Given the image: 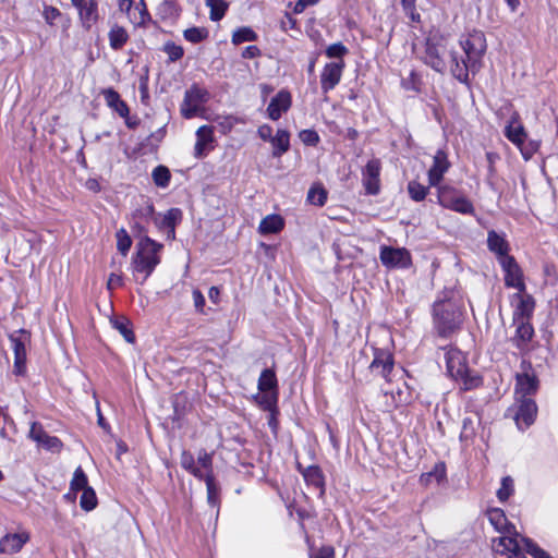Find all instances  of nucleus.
I'll return each instance as SVG.
<instances>
[{
    "mask_svg": "<svg viewBox=\"0 0 558 558\" xmlns=\"http://www.w3.org/2000/svg\"><path fill=\"white\" fill-rule=\"evenodd\" d=\"M117 248L123 255L126 256L128 252L132 246V239L125 229L121 228L116 233Z\"/></svg>",
    "mask_w": 558,
    "mask_h": 558,
    "instance_id": "nucleus-44",
    "label": "nucleus"
},
{
    "mask_svg": "<svg viewBox=\"0 0 558 558\" xmlns=\"http://www.w3.org/2000/svg\"><path fill=\"white\" fill-rule=\"evenodd\" d=\"M217 124L220 128V131L223 134L229 133L236 124H245L246 121L244 118L228 114V116H218Z\"/></svg>",
    "mask_w": 558,
    "mask_h": 558,
    "instance_id": "nucleus-38",
    "label": "nucleus"
},
{
    "mask_svg": "<svg viewBox=\"0 0 558 558\" xmlns=\"http://www.w3.org/2000/svg\"><path fill=\"white\" fill-rule=\"evenodd\" d=\"M425 62L437 72H442L446 68V62L442 58L441 51L434 45H427Z\"/></svg>",
    "mask_w": 558,
    "mask_h": 558,
    "instance_id": "nucleus-33",
    "label": "nucleus"
},
{
    "mask_svg": "<svg viewBox=\"0 0 558 558\" xmlns=\"http://www.w3.org/2000/svg\"><path fill=\"white\" fill-rule=\"evenodd\" d=\"M450 162L445 150L439 149L436 151L433 160V165L428 170V183L430 186H440L439 183L444 178V174L448 171Z\"/></svg>",
    "mask_w": 558,
    "mask_h": 558,
    "instance_id": "nucleus-21",
    "label": "nucleus"
},
{
    "mask_svg": "<svg viewBox=\"0 0 558 558\" xmlns=\"http://www.w3.org/2000/svg\"><path fill=\"white\" fill-rule=\"evenodd\" d=\"M110 47L114 50L121 49L128 41V32L119 25H113L108 34Z\"/></svg>",
    "mask_w": 558,
    "mask_h": 558,
    "instance_id": "nucleus-35",
    "label": "nucleus"
},
{
    "mask_svg": "<svg viewBox=\"0 0 558 558\" xmlns=\"http://www.w3.org/2000/svg\"><path fill=\"white\" fill-rule=\"evenodd\" d=\"M510 304L513 307V320H530L534 307L535 301L533 296L525 291H517L510 296Z\"/></svg>",
    "mask_w": 558,
    "mask_h": 558,
    "instance_id": "nucleus-9",
    "label": "nucleus"
},
{
    "mask_svg": "<svg viewBox=\"0 0 558 558\" xmlns=\"http://www.w3.org/2000/svg\"><path fill=\"white\" fill-rule=\"evenodd\" d=\"M499 264L505 274V286L508 288H513L518 291H525L526 286L524 282L523 271L515 262L514 257H505L499 262Z\"/></svg>",
    "mask_w": 558,
    "mask_h": 558,
    "instance_id": "nucleus-10",
    "label": "nucleus"
},
{
    "mask_svg": "<svg viewBox=\"0 0 558 558\" xmlns=\"http://www.w3.org/2000/svg\"><path fill=\"white\" fill-rule=\"evenodd\" d=\"M29 438L37 442L41 448L51 452H60L63 447L62 441L58 437L47 434L38 423L32 424Z\"/></svg>",
    "mask_w": 558,
    "mask_h": 558,
    "instance_id": "nucleus-17",
    "label": "nucleus"
},
{
    "mask_svg": "<svg viewBox=\"0 0 558 558\" xmlns=\"http://www.w3.org/2000/svg\"><path fill=\"white\" fill-rule=\"evenodd\" d=\"M184 38L193 44L203 41L208 36V31L204 27H191L184 31Z\"/></svg>",
    "mask_w": 558,
    "mask_h": 558,
    "instance_id": "nucleus-49",
    "label": "nucleus"
},
{
    "mask_svg": "<svg viewBox=\"0 0 558 558\" xmlns=\"http://www.w3.org/2000/svg\"><path fill=\"white\" fill-rule=\"evenodd\" d=\"M344 60L328 62L324 65L320 73V87L324 93L332 90L341 81Z\"/></svg>",
    "mask_w": 558,
    "mask_h": 558,
    "instance_id": "nucleus-12",
    "label": "nucleus"
},
{
    "mask_svg": "<svg viewBox=\"0 0 558 558\" xmlns=\"http://www.w3.org/2000/svg\"><path fill=\"white\" fill-rule=\"evenodd\" d=\"M203 480L206 483L208 504L211 507H217L219 505V494H220V488H219L218 484L216 483L213 474H206Z\"/></svg>",
    "mask_w": 558,
    "mask_h": 558,
    "instance_id": "nucleus-37",
    "label": "nucleus"
},
{
    "mask_svg": "<svg viewBox=\"0 0 558 558\" xmlns=\"http://www.w3.org/2000/svg\"><path fill=\"white\" fill-rule=\"evenodd\" d=\"M153 179L157 186L166 187L170 181V172L168 168L158 166L153 171Z\"/></svg>",
    "mask_w": 558,
    "mask_h": 558,
    "instance_id": "nucleus-51",
    "label": "nucleus"
},
{
    "mask_svg": "<svg viewBox=\"0 0 558 558\" xmlns=\"http://www.w3.org/2000/svg\"><path fill=\"white\" fill-rule=\"evenodd\" d=\"M446 478V465L444 462H438L434 465L430 472L423 473L420 477L421 484L427 486L433 482L439 484Z\"/></svg>",
    "mask_w": 558,
    "mask_h": 558,
    "instance_id": "nucleus-34",
    "label": "nucleus"
},
{
    "mask_svg": "<svg viewBox=\"0 0 558 558\" xmlns=\"http://www.w3.org/2000/svg\"><path fill=\"white\" fill-rule=\"evenodd\" d=\"M264 395L259 399V404L264 410L272 411L277 403V391L263 392Z\"/></svg>",
    "mask_w": 558,
    "mask_h": 558,
    "instance_id": "nucleus-57",
    "label": "nucleus"
},
{
    "mask_svg": "<svg viewBox=\"0 0 558 558\" xmlns=\"http://www.w3.org/2000/svg\"><path fill=\"white\" fill-rule=\"evenodd\" d=\"M80 506L86 511H90L97 506V497L92 487L85 488L80 499Z\"/></svg>",
    "mask_w": 558,
    "mask_h": 558,
    "instance_id": "nucleus-48",
    "label": "nucleus"
},
{
    "mask_svg": "<svg viewBox=\"0 0 558 558\" xmlns=\"http://www.w3.org/2000/svg\"><path fill=\"white\" fill-rule=\"evenodd\" d=\"M408 192L413 201L421 202L428 194V187L422 185L417 181H410L408 183Z\"/></svg>",
    "mask_w": 558,
    "mask_h": 558,
    "instance_id": "nucleus-46",
    "label": "nucleus"
},
{
    "mask_svg": "<svg viewBox=\"0 0 558 558\" xmlns=\"http://www.w3.org/2000/svg\"><path fill=\"white\" fill-rule=\"evenodd\" d=\"M514 492V483L511 476H505L501 480L500 488L497 490L496 495L500 502H505L509 499V497Z\"/></svg>",
    "mask_w": 558,
    "mask_h": 558,
    "instance_id": "nucleus-43",
    "label": "nucleus"
},
{
    "mask_svg": "<svg viewBox=\"0 0 558 558\" xmlns=\"http://www.w3.org/2000/svg\"><path fill=\"white\" fill-rule=\"evenodd\" d=\"M113 326L123 336V338L132 343L134 342V333L130 328V323L126 319H117L113 322Z\"/></svg>",
    "mask_w": 558,
    "mask_h": 558,
    "instance_id": "nucleus-52",
    "label": "nucleus"
},
{
    "mask_svg": "<svg viewBox=\"0 0 558 558\" xmlns=\"http://www.w3.org/2000/svg\"><path fill=\"white\" fill-rule=\"evenodd\" d=\"M209 100L207 89L193 85L185 92L183 102L181 105V113L185 119H192L199 114L204 105Z\"/></svg>",
    "mask_w": 558,
    "mask_h": 558,
    "instance_id": "nucleus-6",
    "label": "nucleus"
},
{
    "mask_svg": "<svg viewBox=\"0 0 558 558\" xmlns=\"http://www.w3.org/2000/svg\"><path fill=\"white\" fill-rule=\"evenodd\" d=\"M474 434H475V427H474L473 420L471 417L463 418L460 439L469 440L474 436Z\"/></svg>",
    "mask_w": 558,
    "mask_h": 558,
    "instance_id": "nucleus-56",
    "label": "nucleus"
},
{
    "mask_svg": "<svg viewBox=\"0 0 558 558\" xmlns=\"http://www.w3.org/2000/svg\"><path fill=\"white\" fill-rule=\"evenodd\" d=\"M487 246L490 252L497 255L498 262L505 257H511L509 255V244L504 235L492 230L487 234Z\"/></svg>",
    "mask_w": 558,
    "mask_h": 558,
    "instance_id": "nucleus-27",
    "label": "nucleus"
},
{
    "mask_svg": "<svg viewBox=\"0 0 558 558\" xmlns=\"http://www.w3.org/2000/svg\"><path fill=\"white\" fill-rule=\"evenodd\" d=\"M165 52L168 54L170 61H177L183 57L184 50L181 46L174 43H167L163 47Z\"/></svg>",
    "mask_w": 558,
    "mask_h": 558,
    "instance_id": "nucleus-55",
    "label": "nucleus"
},
{
    "mask_svg": "<svg viewBox=\"0 0 558 558\" xmlns=\"http://www.w3.org/2000/svg\"><path fill=\"white\" fill-rule=\"evenodd\" d=\"M446 364L448 374L461 386L463 390H473L482 386V376L470 371L464 354L458 349H450L446 352Z\"/></svg>",
    "mask_w": 558,
    "mask_h": 558,
    "instance_id": "nucleus-3",
    "label": "nucleus"
},
{
    "mask_svg": "<svg viewBox=\"0 0 558 558\" xmlns=\"http://www.w3.org/2000/svg\"><path fill=\"white\" fill-rule=\"evenodd\" d=\"M272 145V156L280 157L290 148V134L286 130H278L270 141Z\"/></svg>",
    "mask_w": 558,
    "mask_h": 558,
    "instance_id": "nucleus-31",
    "label": "nucleus"
},
{
    "mask_svg": "<svg viewBox=\"0 0 558 558\" xmlns=\"http://www.w3.org/2000/svg\"><path fill=\"white\" fill-rule=\"evenodd\" d=\"M393 369V356L387 350L375 349L374 359L369 364V371L377 376L390 380V374Z\"/></svg>",
    "mask_w": 558,
    "mask_h": 558,
    "instance_id": "nucleus-15",
    "label": "nucleus"
},
{
    "mask_svg": "<svg viewBox=\"0 0 558 558\" xmlns=\"http://www.w3.org/2000/svg\"><path fill=\"white\" fill-rule=\"evenodd\" d=\"M520 402L514 420L520 429L531 426L537 414V405L533 399H518Z\"/></svg>",
    "mask_w": 558,
    "mask_h": 558,
    "instance_id": "nucleus-19",
    "label": "nucleus"
},
{
    "mask_svg": "<svg viewBox=\"0 0 558 558\" xmlns=\"http://www.w3.org/2000/svg\"><path fill=\"white\" fill-rule=\"evenodd\" d=\"M259 54L260 50L258 49L257 46H247L242 52V57L245 59H253L258 57Z\"/></svg>",
    "mask_w": 558,
    "mask_h": 558,
    "instance_id": "nucleus-63",
    "label": "nucleus"
},
{
    "mask_svg": "<svg viewBox=\"0 0 558 558\" xmlns=\"http://www.w3.org/2000/svg\"><path fill=\"white\" fill-rule=\"evenodd\" d=\"M129 21L134 26H143L150 21V15L146 9L144 0H138L128 15Z\"/></svg>",
    "mask_w": 558,
    "mask_h": 558,
    "instance_id": "nucleus-32",
    "label": "nucleus"
},
{
    "mask_svg": "<svg viewBox=\"0 0 558 558\" xmlns=\"http://www.w3.org/2000/svg\"><path fill=\"white\" fill-rule=\"evenodd\" d=\"M319 0H298L294 5V13H302L307 7L315 5Z\"/></svg>",
    "mask_w": 558,
    "mask_h": 558,
    "instance_id": "nucleus-61",
    "label": "nucleus"
},
{
    "mask_svg": "<svg viewBox=\"0 0 558 558\" xmlns=\"http://www.w3.org/2000/svg\"><path fill=\"white\" fill-rule=\"evenodd\" d=\"M108 289L112 290L122 286V277L118 274H111L107 282Z\"/></svg>",
    "mask_w": 558,
    "mask_h": 558,
    "instance_id": "nucleus-64",
    "label": "nucleus"
},
{
    "mask_svg": "<svg viewBox=\"0 0 558 558\" xmlns=\"http://www.w3.org/2000/svg\"><path fill=\"white\" fill-rule=\"evenodd\" d=\"M515 332L511 338L512 344L521 352L529 350L534 336V329L530 320H513Z\"/></svg>",
    "mask_w": 558,
    "mask_h": 558,
    "instance_id": "nucleus-20",
    "label": "nucleus"
},
{
    "mask_svg": "<svg viewBox=\"0 0 558 558\" xmlns=\"http://www.w3.org/2000/svg\"><path fill=\"white\" fill-rule=\"evenodd\" d=\"M292 104L291 94L282 89L275 97L271 98L267 107V116L269 119L277 121L281 116L287 112Z\"/></svg>",
    "mask_w": 558,
    "mask_h": 558,
    "instance_id": "nucleus-22",
    "label": "nucleus"
},
{
    "mask_svg": "<svg viewBox=\"0 0 558 558\" xmlns=\"http://www.w3.org/2000/svg\"><path fill=\"white\" fill-rule=\"evenodd\" d=\"M257 39V34L251 27H240L235 29L232 34V43L234 45H240L245 41H255Z\"/></svg>",
    "mask_w": 558,
    "mask_h": 558,
    "instance_id": "nucleus-42",
    "label": "nucleus"
},
{
    "mask_svg": "<svg viewBox=\"0 0 558 558\" xmlns=\"http://www.w3.org/2000/svg\"><path fill=\"white\" fill-rule=\"evenodd\" d=\"M192 296H193V302H194L195 310L197 312H199V313H203L204 312V306H205V296L197 289L193 290Z\"/></svg>",
    "mask_w": 558,
    "mask_h": 558,
    "instance_id": "nucleus-59",
    "label": "nucleus"
},
{
    "mask_svg": "<svg viewBox=\"0 0 558 558\" xmlns=\"http://www.w3.org/2000/svg\"><path fill=\"white\" fill-rule=\"evenodd\" d=\"M214 142V131L211 126L202 125L196 131V143H195V156L203 157L206 155V151L211 149V144Z\"/></svg>",
    "mask_w": 558,
    "mask_h": 558,
    "instance_id": "nucleus-26",
    "label": "nucleus"
},
{
    "mask_svg": "<svg viewBox=\"0 0 558 558\" xmlns=\"http://www.w3.org/2000/svg\"><path fill=\"white\" fill-rule=\"evenodd\" d=\"M348 52L349 49L342 43L331 44L325 50L327 58L337 59V61L343 60V57L348 54Z\"/></svg>",
    "mask_w": 558,
    "mask_h": 558,
    "instance_id": "nucleus-50",
    "label": "nucleus"
},
{
    "mask_svg": "<svg viewBox=\"0 0 558 558\" xmlns=\"http://www.w3.org/2000/svg\"><path fill=\"white\" fill-rule=\"evenodd\" d=\"M301 142L308 146H316L319 143V135L316 131L306 129L299 133Z\"/></svg>",
    "mask_w": 558,
    "mask_h": 558,
    "instance_id": "nucleus-53",
    "label": "nucleus"
},
{
    "mask_svg": "<svg viewBox=\"0 0 558 558\" xmlns=\"http://www.w3.org/2000/svg\"><path fill=\"white\" fill-rule=\"evenodd\" d=\"M304 477L315 486H320L323 484V475L317 466H308L304 472Z\"/></svg>",
    "mask_w": 558,
    "mask_h": 558,
    "instance_id": "nucleus-54",
    "label": "nucleus"
},
{
    "mask_svg": "<svg viewBox=\"0 0 558 558\" xmlns=\"http://www.w3.org/2000/svg\"><path fill=\"white\" fill-rule=\"evenodd\" d=\"M434 326L441 337L454 332L461 324V311L451 300L437 301L434 304Z\"/></svg>",
    "mask_w": 558,
    "mask_h": 558,
    "instance_id": "nucleus-4",
    "label": "nucleus"
},
{
    "mask_svg": "<svg viewBox=\"0 0 558 558\" xmlns=\"http://www.w3.org/2000/svg\"><path fill=\"white\" fill-rule=\"evenodd\" d=\"M28 539L29 535L25 532L7 534L0 539V553L7 555L19 553Z\"/></svg>",
    "mask_w": 558,
    "mask_h": 558,
    "instance_id": "nucleus-23",
    "label": "nucleus"
},
{
    "mask_svg": "<svg viewBox=\"0 0 558 558\" xmlns=\"http://www.w3.org/2000/svg\"><path fill=\"white\" fill-rule=\"evenodd\" d=\"M206 5L210 9L209 17L214 22L220 21L228 9L223 0H206Z\"/></svg>",
    "mask_w": 558,
    "mask_h": 558,
    "instance_id": "nucleus-40",
    "label": "nucleus"
},
{
    "mask_svg": "<svg viewBox=\"0 0 558 558\" xmlns=\"http://www.w3.org/2000/svg\"><path fill=\"white\" fill-rule=\"evenodd\" d=\"M257 134L258 136L263 140V141H268L270 142L271 138L274 137L272 136V128L268 124H263L258 128L257 130Z\"/></svg>",
    "mask_w": 558,
    "mask_h": 558,
    "instance_id": "nucleus-60",
    "label": "nucleus"
},
{
    "mask_svg": "<svg viewBox=\"0 0 558 558\" xmlns=\"http://www.w3.org/2000/svg\"><path fill=\"white\" fill-rule=\"evenodd\" d=\"M327 191L322 185H314L307 193V201L316 206H324L327 201Z\"/></svg>",
    "mask_w": 558,
    "mask_h": 558,
    "instance_id": "nucleus-41",
    "label": "nucleus"
},
{
    "mask_svg": "<svg viewBox=\"0 0 558 558\" xmlns=\"http://www.w3.org/2000/svg\"><path fill=\"white\" fill-rule=\"evenodd\" d=\"M461 48L466 59H459L456 52H451V73L460 82H466L469 72H477L481 60L486 51V39L482 32L474 31L460 40Z\"/></svg>",
    "mask_w": 558,
    "mask_h": 558,
    "instance_id": "nucleus-1",
    "label": "nucleus"
},
{
    "mask_svg": "<svg viewBox=\"0 0 558 558\" xmlns=\"http://www.w3.org/2000/svg\"><path fill=\"white\" fill-rule=\"evenodd\" d=\"M258 389L260 392L277 391V378L272 369L266 368L262 372L258 379Z\"/></svg>",
    "mask_w": 558,
    "mask_h": 558,
    "instance_id": "nucleus-36",
    "label": "nucleus"
},
{
    "mask_svg": "<svg viewBox=\"0 0 558 558\" xmlns=\"http://www.w3.org/2000/svg\"><path fill=\"white\" fill-rule=\"evenodd\" d=\"M163 245L156 242L147 235L141 238L136 244V253L132 258V268L136 274H142L144 283L153 274L155 268L160 264V252Z\"/></svg>",
    "mask_w": 558,
    "mask_h": 558,
    "instance_id": "nucleus-2",
    "label": "nucleus"
},
{
    "mask_svg": "<svg viewBox=\"0 0 558 558\" xmlns=\"http://www.w3.org/2000/svg\"><path fill=\"white\" fill-rule=\"evenodd\" d=\"M197 462L206 471L205 474H211V454L205 450L201 451L197 457Z\"/></svg>",
    "mask_w": 558,
    "mask_h": 558,
    "instance_id": "nucleus-58",
    "label": "nucleus"
},
{
    "mask_svg": "<svg viewBox=\"0 0 558 558\" xmlns=\"http://www.w3.org/2000/svg\"><path fill=\"white\" fill-rule=\"evenodd\" d=\"M487 518L494 529L500 534H517L515 526L510 523L500 508H492L487 511Z\"/></svg>",
    "mask_w": 558,
    "mask_h": 558,
    "instance_id": "nucleus-24",
    "label": "nucleus"
},
{
    "mask_svg": "<svg viewBox=\"0 0 558 558\" xmlns=\"http://www.w3.org/2000/svg\"><path fill=\"white\" fill-rule=\"evenodd\" d=\"M538 380L533 374H518L515 384L517 399H527L526 397L537 391Z\"/></svg>",
    "mask_w": 558,
    "mask_h": 558,
    "instance_id": "nucleus-25",
    "label": "nucleus"
},
{
    "mask_svg": "<svg viewBox=\"0 0 558 558\" xmlns=\"http://www.w3.org/2000/svg\"><path fill=\"white\" fill-rule=\"evenodd\" d=\"M73 7L78 12L80 21L86 29H89L98 21L97 0H71Z\"/></svg>",
    "mask_w": 558,
    "mask_h": 558,
    "instance_id": "nucleus-16",
    "label": "nucleus"
},
{
    "mask_svg": "<svg viewBox=\"0 0 558 558\" xmlns=\"http://www.w3.org/2000/svg\"><path fill=\"white\" fill-rule=\"evenodd\" d=\"M379 258L387 268L405 269L412 265L411 253L404 247L381 246Z\"/></svg>",
    "mask_w": 558,
    "mask_h": 558,
    "instance_id": "nucleus-8",
    "label": "nucleus"
},
{
    "mask_svg": "<svg viewBox=\"0 0 558 558\" xmlns=\"http://www.w3.org/2000/svg\"><path fill=\"white\" fill-rule=\"evenodd\" d=\"M284 227V220L279 215H268L262 219L258 231L260 234H274L280 232Z\"/></svg>",
    "mask_w": 558,
    "mask_h": 558,
    "instance_id": "nucleus-29",
    "label": "nucleus"
},
{
    "mask_svg": "<svg viewBox=\"0 0 558 558\" xmlns=\"http://www.w3.org/2000/svg\"><path fill=\"white\" fill-rule=\"evenodd\" d=\"M438 203L442 207L460 214L466 215L474 213V207L471 201L447 185L438 186Z\"/></svg>",
    "mask_w": 558,
    "mask_h": 558,
    "instance_id": "nucleus-5",
    "label": "nucleus"
},
{
    "mask_svg": "<svg viewBox=\"0 0 558 558\" xmlns=\"http://www.w3.org/2000/svg\"><path fill=\"white\" fill-rule=\"evenodd\" d=\"M381 162L371 159L362 170V183L367 195H377L380 192Z\"/></svg>",
    "mask_w": 558,
    "mask_h": 558,
    "instance_id": "nucleus-11",
    "label": "nucleus"
},
{
    "mask_svg": "<svg viewBox=\"0 0 558 558\" xmlns=\"http://www.w3.org/2000/svg\"><path fill=\"white\" fill-rule=\"evenodd\" d=\"M182 219V211L179 208H170L163 215L158 214L154 216V223L159 231L166 232L168 240H174L175 226Z\"/></svg>",
    "mask_w": 558,
    "mask_h": 558,
    "instance_id": "nucleus-14",
    "label": "nucleus"
},
{
    "mask_svg": "<svg viewBox=\"0 0 558 558\" xmlns=\"http://www.w3.org/2000/svg\"><path fill=\"white\" fill-rule=\"evenodd\" d=\"M311 558H335V550L331 546L322 547L318 553Z\"/></svg>",
    "mask_w": 558,
    "mask_h": 558,
    "instance_id": "nucleus-62",
    "label": "nucleus"
},
{
    "mask_svg": "<svg viewBox=\"0 0 558 558\" xmlns=\"http://www.w3.org/2000/svg\"><path fill=\"white\" fill-rule=\"evenodd\" d=\"M180 463L183 469L192 473L195 477L203 480L206 474L202 471V469L197 468L195 464L194 457L189 451H183L181 454Z\"/></svg>",
    "mask_w": 558,
    "mask_h": 558,
    "instance_id": "nucleus-39",
    "label": "nucleus"
},
{
    "mask_svg": "<svg viewBox=\"0 0 558 558\" xmlns=\"http://www.w3.org/2000/svg\"><path fill=\"white\" fill-rule=\"evenodd\" d=\"M70 486H71V490H73V492L84 490L85 488H89L87 476L81 466H77L76 470L74 471L73 478L71 481Z\"/></svg>",
    "mask_w": 558,
    "mask_h": 558,
    "instance_id": "nucleus-45",
    "label": "nucleus"
},
{
    "mask_svg": "<svg viewBox=\"0 0 558 558\" xmlns=\"http://www.w3.org/2000/svg\"><path fill=\"white\" fill-rule=\"evenodd\" d=\"M523 542L524 549L527 554H530L533 558H551L550 555L541 548L536 543L526 537H521Z\"/></svg>",
    "mask_w": 558,
    "mask_h": 558,
    "instance_id": "nucleus-47",
    "label": "nucleus"
},
{
    "mask_svg": "<svg viewBox=\"0 0 558 558\" xmlns=\"http://www.w3.org/2000/svg\"><path fill=\"white\" fill-rule=\"evenodd\" d=\"M519 534H501L493 541V549L496 554L507 558H524L518 542Z\"/></svg>",
    "mask_w": 558,
    "mask_h": 558,
    "instance_id": "nucleus-13",
    "label": "nucleus"
},
{
    "mask_svg": "<svg viewBox=\"0 0 558 558\" xmlns=\"http://www.w3.org/2000/svg\"><path fill=\"white\" fill-rule=\"evenodd\" d=\"M154 216L155 210L153 204L148 201H145L133 213V219L135 220L134 227H136L141 232H145L146 228L142 226V223L148 221L149 219H154Z\"/></svg>",
    "mask_w": 558,
    "mask_h": 558,
    "instance_id": "nucleus-30",
    "label": "nucleus"
},
{
    "mask_svg": "<svg viewBox=\"0 0 558 558\" xmlns=\"http://www.w3.org/2000/svg\"><path fill=\"white\" fill-rule=\"evenodd\" d=\"M14 353L13 372L17 376L26 373V345L29 342V333L24 330H15L9 336Z\"/></svg>",
    "mask_w": 558,
    "mask_h": 558,
    "instance_id": "nucleus-7",
    "label": "nucleus"
},
{
    "mask_svg": "<svg viewBox=\"0 0 558 558\" xmlns=\"http://www.w3.org/2000/svg\"><path fill=\"white\" fill-rule=\"evenodd\" d=\"M106 104L113 109L120 117L125 118L129 116V107L121 99L120 95L112 88L102 92Z\"/></svg>",
    "mask_w": 558,
    "mask_h": 558,
    "instance_id": "nucleus-28",
    "label": "nucleus"
},
{
    "mask_svg": "<svg viewBox=\"0 0 558 558\" xmlns=\"http://www.w3.org/2000/svg\"><path fill=\"white\" fill-rule=\"evenodd\" d=\"M505 136L521 150L525 159L529 158V156L523 150V145L526 141L527 134L524 126L520 122L518 113H513L510 118L508 124L505 128Z\"/></svg>",
    "mask_w": 558,
    "mask_h": 558,
    "instance_id": "nucleus-18",
    "label": "nucleus"
}]
</instances>
